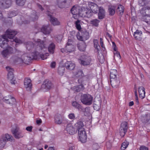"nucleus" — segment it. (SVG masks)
Wrapping results in <instances>:
<instances>
[{
	"mask_svg": "<svg viewBox=\"0 0 150 150\" xmlns=\"http://www.w3.org/2000/svg\"><path fill=\"white\" fill-rule=\"evenodd\" d=\"M55 48V46L54 44L53 43H52L50 44L48 48L49 52L51 54L54 53Z\"/></svg>",
	"mask_w": 150,
	"mask_h": 150,
	"instance_id": "nucleus-36",
	"label": "nucleus"
},
{
	"mask_svg": "<svg viewBox=\"0 0 150 150\" xmlns=\"http://www.w3.org/2000/svg\"><path fill=\"white\" fill-rule=\"evenodd\" d=\"M38 16L36 13L35 11H33L32 13L31 14L29 18L30 20L32 21H35L38 18Z\"/></svg>",
	"mask_w": 150,
	"mask_h": 150,
	"instance_id": "nucleus-28",
	"label": "nucleus"
},
{
	"mask_svg": "<svg viewBox=\"0 0 150 150\" xmlns=\"http://www.w3.org/2000/svg\"><path fill=\"white\" fill-rule=\"evenodd\" d=\"M115 57H116L118 59H120L121 58V56L120 53L118 52H115L114 53Z\"/></svg>",
	"mask_w": 150,
	"mask_h": 150,
	"instance_id": "nucleus-52",
	"label": "nucleus"
},
{
	"mask_svg": "<svg viewBox=\"0 0 150 150\" xmlns=\"http://www.w3.org/2000/svg\"><path fill=\"white\" fill-rule=\"evenodd\" d=\"M150 2V0H139L138 4L141 6L146 5ZM142 15V20L148 24L150 25V5L145 6L140 10Z\"/></svg>",
	"mask_w": 150,
	"mask_h": 150,
	"instance_id": "nucleus-3",
	"label": "nucleus"
},
{
	"mask_svg": "<svg viewBox=\"0 0 150 150\" xmlns=\"http://www.w3.org/2000/svg\"><path fill=\"white\" fill-rule=\"evenodd\" d=\"M76 37L78 39L81 40L83 41L84 40H87L89 38V35L88 33L86 31L84 35H83V36H82L80 35V34L78 33L76 35Z\"/></svg>",
	"mask_w": 150,
	"mask_h": 150,
	"instance_id": "nucleus-17",
	"label": "nucleus"
},
{
	"mask_svg": "<svg viewBox=\"0 0 150 150\" xmlns=\"http://www.w3.org/2000/svg\"><path fill=\"white\" fill-rule=\"evenodd\" d=\"M117 11L120 15H122L124 11V7L121 5H119L117 8Z\"/></svg>",
	"mask_w": 150,
	"mask_h": 150,
	"instance_id": "nucleus-41",
	"label": "nucleus"
},
{
	"mask_svg": "<svg viewBox=\"0 0 150 150\" xmlns=\"http://www.w3.org/2000/svg\"><path fill=\"white\" fill-rule=\"evenodd\" d=\"M79 49L81 51H84L86 50V45L85 42H82L78 44Z\"/></svg>",
	"mask_w": 150,
	"mask_h": 150,
	"instance_id": "nucleus-31",
	"label": "nucleus"
},
{
	"mask_svg": "<svg viewBox=\"0 0 150 150\" xmlns=\"http://www.w3.org/2000/svg\"><path fill=\"white\" fill-rule=\"evenodd\" d=\"M17 33L16 31L10 29H8L5 34L2 35L1 38H0V47L4 48L10 45H12L14 42L21 43V40L14 38Z\"/></svg>",
	"mask_w": 150,
	"mask_h": 150,
	"instance_id": "nucleus-2",
	"label": "nucleus"
},
{
	"mask_svg": "<svg viewBox=\"0 0 150 150\" xmlns=\"http://www.w3.org/2000/svg\"><path fill=\"white\" fill-rule=\"evenodd\" d=\"M141 121L144 124H145L148 122H150V117L149 116H142L141 118Z\"/></svg>",
	"mask_w": 150,
	"mask_h": 150,
	"instance_id": "nucleus-35",
	"label": "nucleus"
},
{
	"mask_svg": "<svg viewBox=\"0 0 150 150\" xmlns=\"http://www.w3.org/2000/svg\"><path fill=\"white\" fill-rule=\"evenodd\" d=\"M75 24L76 28L78 30H80L81 29V27L80 23V21L79 20H77L75 22Z\"/></svg>",
	"mask_w": 150,
	"mask_h": 150,
	"instance_id": "nucleus-49",
	"label": "nucleus"
},
{
	"mask_svg": "<svg viewBox=\"0 0 150 150\" xmlns=\"http://www.w3.org/2000/svg\"><path fill=\"white\" fill-rule=\"evenodd\" d=\"M82 7H80L78 6H74L71 9V11L72 14L73 15V17L75 19H77L79 17H86L81 16L83 13Z\"/></svg>",
	"mask_w": 150,
	"mask_h": 150,
	"instance_id": "nucleus-6",
	"label": "nucleus"
},
{
	"mask_svg": "<svg viewBox=\"0 0 150 150\" xmlns=\"http://www.w3.org/2000/svg\"><path fill=\"white\" fill-rule=\"evenodd\" d=\"M64 70L65 68L64 67H59L58 68V73L59 75L62 76L64 74Z\"/></svg>",
	"mask_w": 150,
	"mask_h": 150,
	"instance_id": "nucleus-42",
	"label": "nucleus"
},
{
	"mask_svg": "<svg viewBox=\"0 0 150 150\" xmlns=\"http://www.w3.org/2000/svg\"><path fill=\"white\" fill-rule=\"evenodd\" d=\"M65 48L66 52L69 53L74 51L75 49L74 46L69 43V40L68 41Z\"/></svg>",
	"mask_w": 150,
	"mask_h": 150,
	"instance_id": "nucleus-24",
	"label": "nucleus"
},
{
	"mask_svg": "<svg viewBox=\"0 0 150 150\" xmlns=\"http://www.w3.org/2000/svg\"><path fill=\"white\" fill-rule=\"evenodd\" d=\"M84 76L83 71L81 70H78L73 72V76L74 77H81Z\"/></svg>",
	"mask_w": 150,
	"mask_h": 150,
	"instance_id": "nucleus-22",
	"label": "nucleus"
},
{
	"mask_svg": "<svg viewBox=\"0 0 150 150\" xmlns=\"http://www.w3.org/2000/svg\"><path fill=\"white\" fill-rule=\"evenodd\" d=\"M47 11L46 13L47 14L48 16H50V21L53 25H56L60 24V22L58 21L57 18L51 16L47 13Z\"/></svg>",
	"mask_w": 150,
	"mask_h": 150,
	"instance_id": "nucleus-19",
	"label": "nucleus"
},
{
	"mask_svg": "<svg viewBox=\"0 0 150 150\" xmlns=\"http://www.w3.org/2000/svg\"><path fill=\"white\" fill-rule=\"evenodd\" d=\"M32 126H28L26 128V129L28 131L31 132L32 130Z\"/></svg>",
	"mask_w": 150,
	"mask_h": 150,
	"instance_id": "nucleus-59",
	"label": "nucleus"
},
{
	"mask_svg": "<svg viewBox=\"0 0 150 150\" xmlns=\"http://www.w3.org/2000/svg\"><path fill=\"white\" fill-rule=\"evenodd\" d=\"M37 5L38 8L40 9L41 11H42L44 9V8H43L42 7V6L39 4L37 3Z\"/></svg>",
	"mask_w": 150,
	"mask_h": 150,
	"instance_id": "nucleus-60",
	"label": "nucleus"
},
{
	"mask_svg": "<svg viewBox=\"0 0 150 150\" xmlns=\"http://www.w3.org/2000/svg\"><path fill=\"white\" fill-rule=\"evenodd\" d=\"M64 67L68 70H72L75 68L76 65L71 61H67L64 64Z\"/></svg>",
	"mask_w": 150,
	"mask_h": 150,
	"instance_id": "nucleus-15",
	"label": "nucleus"
},
{
	"mask_svg": "<svg viewBox=\"0 0 150 150\" xmlns=\"http://www.w3.org/2000/svg\"><path fill=\"white\" fill-rule=\"evenodd\" d=\"M72 105L74 107L77 109L81 111L82 110V106L76 101L73 102L72 103Z\"/></svg>",
	"mask_w": 150,
	"mask_h": 150,
	"instance_id": "nucleus-33",
	"label": "nucleus"
},
{
	"mask_svg": "<svg viewBox=\"0 0 150 150\" xmlns=\"http://www.w3.org/2000/svg\"><path fill=\"white\" fill-rule=\"evenodd\" d=\"M110 80V83L112 87L113 88L117 87L118 86L120 83V81L119 80L115 79H112Z\"/></svg>",
	"mask_w": 150,
	"mask_h": 150,
	"instance_id": "nucleus-30",
	"label": "nucleus"
},
{
	"mask_svg": "<svg viewBox=\"0 0 150 150\" xmlns=\"http://www.w3.org/2000/svg\"><path fill=\"white\" fill-rule=\"evenodd\" d=\"M139 149L140 150H148V148L145 146H142L140 147Z\"/></svg>",
	"mask_w": 150,
	"mask_h": 150,
	"instance_id": "nucleus-55",
	"label": "nucleus"
},
{
	"mask_svg": "<svg viewBox=\"0 0 150 150\" xmlns=\"http://www.w3.org/2000/svg\"><path fill=\"white\" fill-rule=\"evenodd\" d=\"M3 18V15L1 11H0V19Z\"/></svg>",
	"mask_w": 150,
	"mask_h": 150,
	"instance_id": "nucleus-63",
	"label": "nucleus"
},
{
	"mask_svg": "<svg viewBox=\"0 0 150 150\" xmlns=\"http://www.w3.org/2000/svg\"><path fill=\"white\" fill-rule=\"evenodd\" d=\"M17 4L19 6H23L25 4V0H16Z\"/></svg>",
	"mask_w": 150,
	"mask_h": 150,
	"instance_id": "nucleus-45",
	"label": "nucleus"
},
{
	"mask_svg": "<svg viewBox=\"0 0 150 150\" xmlns=\"http://www.w3.org/2000/svg\"><path fill=\"white\" fill-rule=\"evenodd\" d=\"M127 122H124L121 123L119 130V132L121 136H124L127 131Z\"/></svg>",
	"mask_w": 150,
	"mask_h": 150,
	"instance_id": "nucleus-11",
	"label": "nucleus"
},
{
	"mask_svg": "<svg viewBox=\"0 0 150 150\" xmlns=\"http://www.w3.org/2000/svg\"><path fill=\"white\" fill-rule=\"evenodd\" d=\"M12 4L11 0H0V8H6L9 7Z\"/></svg>",
	"mask_w": 150,
	"mask_h": 150,
	"instance_id": "nucleus-13",
	"label": "nucleus"
},
{
	"mask_svg": "<svg viewBox=\"0 0 150 150\" xmlns=\"http://www.w3.org/2000/svg\"><path fill=\"white\" fill-rule=\"evenodd\" d=\"M138 92L140 98L143 99L145 97V89L143 86H140L139 87Z\"/></svg>",
	"mask_w": 150,
	"mask_h": 150,
	"instance_id": "nucleus-21",
	"label": "nucleus"
},
{
	"mask_svg": "<svg viewBox=\"0 0 150 150\" xmlns=\"http://www.w3.org/2000/svg\"><path fill=\"white\" fill-rule=\"evenodd\" d=\"M8 79L9 81H10L11 83L14 84L15 83L14 76L12 72L8 73Z\"/></svg>",
	"mask_w": 150,
	"mask_h": 150,
	"instance_id": "nucleus-32",
	"label": "nucleus"
},
{
	"mask_svg": "<svg viewBox=\"0 0 150 150\" xmlns=\"http://www.w3.org/2000/svg\"><path fill=\"white\" fill-rule=\"evenodd\" d=\"M93 43L96 51L97 52L99 53L100 49V47L98 44V40L96 39L94 40H93Z\"/></svg>",
	"mask_w": 150,
	"mask_h": 150,
	"instance_id": "nucleus-37",
	"label": "nucleus"
},
{
	"mask_svg": "<svg viewBox=\"0 0 150 150\" xmlns=\"http://www.w3.org/2000/svg\"><path fill=\"white\" fill-rule=\"evenodd\" d=\"M6 69L7 71L8 72V73L9 72H13V69L9 66L6 67Z\"/></svg>",
	"mask_w": 150,
	"mask_h": 150,
	"instance_id": "nucleus-53",
	"label": "nucleus"
},
{
	"mask_svg": "<svg viewBox=\"0 0 150 150\" xmlns=\"http://www.w3.org/2000/svg\"><path fill=\"white\" fill-rule=\"evenodd\" d=\"M99 12L98 13V17L99 19H101L104 18L105 16V10L102 7H100L99 8Z\"/></svg>",
	"mask_w": 150,
	"mask_h": 150,
	"instance_id": "nucleus-25",
	"label": "nucleus"
},
{
	"mask_svg": "<svg viewBox=\"0 0 150 150\" xmlns=\"http://www.w3.org/2000/svg\"><path fill=\"white\" fill-rule=\"evenodd\" d=\"M91 62V58L88 56H83L82 59H79V62L83 65H87L90 64Z\"/></svg>",
	"mask_w": 150,
	"mask_h": 150,
	"instance_id": "nucleus-14",
	"label": "nucleus"
},
{
	"mask_svg": "<svg viewBox=\"0 0 150 150\" xmlns=\"http://www.w3.org/2000/svg\"><path fill=\"white\" fill-rule=\"evenodd\" d=\"M135 100L136 103L138 104L139 103L138 99L137 96V93L136 91L135 92Z\"/></svg>",
	"mask_w": 150,
	"mask_h": 150,
	"instance_id": "nucleus-56",
	"label": "nucleus"
},
{
	"mask_svg": "<svg viewBox=\"0 0 150 150\" xmlns=\"http://www.w3.org/2000/svg\"><path fill=\"white\" fill-rule=\"evenodd\" d=\"M83 86L82 84L75 86L73 88V89L75 91L79 92L83 89Z\"/></svg>",
	"mask_w": 150,
	"mask_h": 150,
	"instance_id": "nucleus-39",
	"label": "nucleus"
},
{
	"mask_svg": "<svg viewBox=\"0 0 150 150\" xmlns=\"http://www.w3.org/2000/svg\"><path fill=\"white\" fill-rule=\"evenodd\" d=\"M13 140V137L11 135L7 134L3 135L0 140V147L3 148L7 141L11 142Z\"/></svg>",
	"mask_w": 150,
	"mask_h": 150,
	"instance_id": "nucleus-7",
	"label": "nucleus"
},
{
	"mask_svg": "<svg viewBox=\"0 0 150 150\" xmlns=\"http://www.w3.org/2000/svg\"><path fill=\"white\" fill-rule=\"evenodd\" d=\"M37 124L38 125H40L42 123V120L41 119L37 120L36 121Z\"/></svg>",
	"mask_w": 150,
	"mask_h": 150,
	"instance_id": "nucleus-61",
	"label": "nucleus"
},
{
	"mask_svg": "<svg viewBox=\"0 0 150 150\" xmlns=\"http://www.w3.org/2000/svg\"><path fill=\"white\" fill-rule=\"evenodd\" d=\"M11 96L8 95L3 97L1 95H0V100H2L3 101L7 103H8V100L10 98H11Z\"/></svg>",
	"mask_w": 150,
	"mask_h": 150,
	"instance_id": "nucleus-40",
	"label": "nucleus"
},
{
	"mask_svg": "<svg viewBox=\"0 0 150 150\" xmlns=\"http://www.w3.org/2000/svg\"><path fill=\"white\" fill-rule=\"evenodd\" d=\"M52 30L51 28L49 25L43 26L41 29L42 32L45 35L49 34Z\"/></svg>",
	"mask_w": 150,
	"mask_h": 150,
	"instance_id": "nucleus-16",
	"label": "nucleus"
},
{
	"mask_svg": "<svg viewBox=\"0 0 150 150\" xmlns=\"http://www.w3.org/2000/svg\"><path fill=\"white\" fill-rule=\"evenodd\" d=\"M142 31L137 30L133 34L134 38L137 40H141L142 39Z\"/></svg>",
	"mask_w": 150,
	"mask_h": 150,
	"instance_id": "nucleus-23",
	"label": "nucleus"
},
{
	"mask_svg": "<svg viewBox=\"0 0 150 150\" xmlns=\"http://www.w3.org/2000/svg\"><path fill=\"white\" fill-rule=\"evenodd\" d=\"M98 58L99 59V62L101 63H103L105 59L103 55H101L100 56H98Z\"/></svg>",
	"mask_w": 150,
	"mask_h": 150,
	"instance_id": "nucleus-50",
	"label": "nucleus"
},
{
	"mask_svg": "<svg viewBox=\"0 0 150 150\" xmlns=\"http://www.w3.org/2000/svg\"><path fill=\"white\" fill-rule=\"evenodd\" d=\"M48 150H54V149L53 147H51L49 148Z\"/></svg>",
	"mask_w": 150,
	"mask_h": 150,
	"instance_id": "nucleus-64",
	"label": "nucleus"
},
{
	"mask_svg": "<svg viewBox=\"0 0 150 150\" xmlns=\"http://www.w3.org/2000/svg\"><path fill=\"white\" fill-rule=\"evenodd\" d=\"M129 144V142L125 141L123 142L121 145V149L122 150H125L128 146Z\"/></svg>",
	"mask_w": 150,
	"mask_h": 150,
	"instance_id": "nucleus-44",
	"label": "nucleus"
},
{
	"mask_svg": "<svg viewBox=\"0 0 150 150\" xmlns=\"http://www.w3.org/2000/svg\"><path fill=\"white\" fill-rule=\"evenodd\" d=\"M52 84L51 82L49 81L46 80L42 85V88H44L46 90H48L52 88Z\"/></svg>",
	"mask_w": 150,
	"mask_h": 150,
	"instance_id": "nucleus-20",
	"label": "nucleus"
},
{
	"mask_svg": "<svg viewBox=\"0 0 150 150\" xmlns=\"http://www.w3.org/2000/svg\"><path fill=\"white\" fill-rule=\"evenodd\" d=\"M134 103L133 101H132L130 102L129 103V105L130 106H131L133 105Z\"/></svg>",
	"mask_w": 150,
	"mask_h": 150,
	"instance_id": "nucleus-62",
	"label": "nucleus"
},
{
	"mask_svg": "<svg viewBox=\"0 0 150 150\" xmlns=\"http://www.w3.org/2000/svg\"><path fill=\"white\" fill-rule=\"evenodd\" d=\"M6 49L1 52V54L2 56L5 59L8 58L10 55L13 53V49L12 47L10 46L6 47Z\"/></svg>",
	"mask_w": 150,
	"mask_h": 150,
	"instance_id": "nucleus-8",
	"label": "nucleus"
},
{
	"mask_svg": "<svg viewBox=\"0 0 150 150\" xmlns=\"http://www.w3.org/2000/svg\"><path fill=\"white\" fill-rule=\"evenodd\" d=\"M99 22V21L97 19H94L91 21V24L96 26L98 25Z\"/></svg>",
	"mask_w": 150,
	"mask_h": 150,
	"instance_id": "nucleus-51",
	"label": "nucleus"
},
{
	"mask_svg": "<svg viewBox=\"0 0 150 150\" xmlns=\"http://www.w3.org/2000/svg\"><path fill=\"white\" fill-rule=\"evenodd\" d=\"M75 126L77 128V129L78 131L85 129L83 128L84 125L83 122L79 120L75 124Z\"/></svg>",
	"mask_w": 150,
	"mask_h": 150,
	"instance_id": "nucleus-26",
	"label": "nucleus"
},
{
	"mask_svg": "<svg viewBox=\"0 0 150 150\" xmlns=\"http://www.w3.org/2000/svg\"><path fill=\"white\" fill-rule=\"evenodd\" d=\"M93 99V97L91 95L84 94L81 95L80 100L83 104L86 105H89L92 104Z\"/></svg>",
	"mask_w": 150,
	"mask_h": 150,
	"instance_id": "nucleus-5",
	"label": "nucleus"
},
{
	"mask_svg": "<svg viewBox=\"0 0 150 150\" xmlns=\"http://www.w3.org/2000/svg\"><path fill=\"white\" fill-rule=\"evenodd\" d=\"M101 101H99V103L98 105L97 104H94L93 105V108L96 110H98L100 109L101 107Z\"/></svg>",
	"mask_w": 150,
	"mask_h": 150,
	"instance_id": "nucleus-47",
	"label": "nucleus"
},
{
	"mask_svg": "<svg viewBox=\"0 0 150 150\" xmlns=\"http://www.w3.org/2000/svg\"><path fill=\"white\" fill-rule=\"evenodd\" d=\"M11 132L14 136L16 139H20L23 136L21 131L20 130L19 128L17 127L13 128Z\"/></svg>",
	"mask_w": 150,
	"mask_h": 150,
	"instance_id": "nucleus-9",
	"label": "nucleus"
},
{
	"mask_svg": "<svg viewBox=\"0 0 150 150\" xmlns=\"http://www.w3.org/2000/svg\"><path fill=\"white\" fill-rule=\"evenodd\" d=\"M55 123L57 124H60L62 122V119L61 116L59 114H57L54 117Z\"/></svg>",
	"mask_w": 150,
	"mask_h": 150,
	"instance_id": "nucleus-29",
	"label": "nucleus"
},
{
	"mask_svg": "<svg viewBox=\"0 0 150 150\" xmlns=\"http://www.w3.org/2000/svg\"><path fill=\"white\" fill-rule=\"evenodd\" d=\"M46 40H42L38 39L35 42V45L31 42L25 43L27 49L30 51L29 56L27 53L21 52H16L15 56H12L11 59L13 61L19 63H25L33 59L36 58L40 55V51H44L46 47Z\"/></svg>",
	"mask_w": 150,
	"mask_h": 150,
	"instance_id": "nucleus-1",
	"label": "nucleus"
},
{
	"mask_svg": "<svg viewBox=\"0 0 150 150\" xmlns=\"http://www.w3.org/2000/svg\"><path fill=\"white\" fill-rule=\"evenodd\" d=\"M56 63L55 62H52L50 64L51 67L52 68H54L55 67Z\"/></svg>",
	"mask_w": 150,
	"mask_h": 150,
	"instance_id": "nucleus-58",
	"label": "nucleus"
},
{
	"mask_svg": "<svg viewBox=\"0 0 150 150\" xmlns=\"http://www.w3.org/2000/svg\"><path fill=\"white\" fill-rule=\"evenodd\" d=\"M115 7L114 6H111L109 7V11L110 15H113L115 13Z\"/></svg>",
	"mask_w": 150,
	"mask_h": 150,
	"instance_id": "nucleus-43",
	"label": "nucleus"
},
{
	"mask_svg": "<svg viewBox=\"0 0 150 150\" xmlns=\"http://www.w3.org/2000/svg\"><path fill=\"white\" fill-rule=\"evenodd\" d=\"M10 15L9 16V18H11L13 16H16V14H15V13L14 12H12L10 13Z\"/></svg>",
	"mask_w": 150,
	"mask_h": 150,
	"instance_id": "nucleus-57",
	"label": "nucleus"
},
{
	"mask_svg": "<svg viewBox=\"0 0 150 150\" xmlns=\"http://www.w3.org/2000/svg\"><path fill=\"white\" fill-rule=\"evenodd\" d=\"M65 129L68 133L71 135L74 134L77 131L76 128L71 123H69L67 125Z\"/></svg>",
	"mask_w": 150,
	"mask_h": 150,
	"instance_id": "nucleus-12",
	"label": "nucleus"
},
{
	"mask_svg": "<svg viewBox=\"0 0 150 150\" xmlns=\"http://www.w3.org/2000/svg\"><path fill=\"white\" fill-rule=\"evenodd\" d=\"M112 47H113V49L114 50V51H115L116 52H117V48L116 46V45L115 44V43L114 42H112Z\"/></svg>",
	"mask_w": 150,
	"mask_h": 150,
	"instance_id": "nucleus-54",
	"label": "nucleus"
},
{
	"mask_svg": "<svg viewBox=\"0 0 150 150\" xmlns=\"http://www.w3.org/2000/svg\"><path fill=\"white\" fill-rule=\"evenodd\" d=\"M47 42L46 41V47L45 48V49L44 51H42L41 50L40 52V55L37 57L36 58H34V59H36L37 58H38L39 57H40L41 59L42 60H45V59H46L47 58V57L49 56V54L48 53H45V54H41V53H43L45 52V51L47 50Z\"/></svg>",
	"mask_w": 150,
	"mask_h": 150,
	"instance_id": "nucleus-18",
	"label": "nucleus"
},
{
	"mask_svg": "<svg viewBox=\"0 0 150 150\" xmlns=\"http://www.w3.org/2000/svg\"><path fill=\"white\" fill-rule=\"evenodd\" d=\"M85 4L86 5H88L90 9L87 7L83 6L82 8L83 13L81 15V16L90 18L92 16L91 12L94 13H97L98 8L97 4L91 2H86Z\"/></svg>",
	"mask_w": 150,
	"mask_h": 150,
	"instance_id": "nucleus-4",
	"label": "nucleus"
},
{
	"mask_svg": "<svg viewBox=\"0 0 150 150\" xmlns=\"http://www.w3.org/2000/svg\"><path fill=\"white\" fill-rule=\"evenodd\" d=\"M24 85L25 87L26 88H29L30 89L32 86L30 79L26 78L24 80Z\"/></svg>",
	"mask_w": 150,
	"mask_h": 150,
	"instance_id": "nucleus-27",
	"label": "nucleus"
},
{
	"mask_svg": "<svg viewBox=\"0 0 150 150\" xmlns=\"http://www.w3.org/2000/svg\"><path fill=\"white\" fill-rule=\"evenodd\" d=\"M79 139L82 143L86 142L87 134L85 129L78 131Z\"/></svg>",
	"mask_w": 150,
	"mask_h": 150,
	"instance_id": "nucleus-10",
	"label": "nucleus"
},
{
	"mask_svg": "<svg viewBox=\"0 0 150 150\" xmlns=\"http://www.w3.org/2000/svg\"><path fill=\"white\" fill-rule=\"evenodd\" d=\"M68 118L71 120H74L76 117L74 113H69L68 116Z\"/></svg>",
	"mask_w": 150,
	"mask_h": 150,
	"instance_id": "nucleus-48",
	"label": "nucleus"
},
{
	"mask_svg": "<svg viewBox=\"0 0 150 150\" xmlns=\"http://www.w3.org/2000/svg\"><path fill=\"white\" fill-rule=\"evenodd\" d=\"M117 74V71L116 69L111 70L110 71V77L111 79L116 78Z\"/></svg>",
	"mask_w": 150,
	"mask_h": 150,
	"instance_id": "nucleus-34",
	"label": "nucleus"
},
{
	"mask_svg": "<svg viewBox=\"0 0 150 150\" xmlns=\"http://www.w3.org/2000/svg\"><path fill=\"white\" fill-rule=\"evenodd\" d=\"M81 110L83 112L85 116H88L91 115L90 108L88 107H87L85 108H82V110Z\"/></svg>",
	"mask_w": 150,
	"mask_h": 150,
	"instance_id": "nucleus-38",
	"label": "nucleus"
},
{
	"mask_svg": "<svg viewBox=\"0 0 150 150\" xmlns=\"http://www.w3.org/2000/svg\"><path fill=\"white\" fill-rule=\"evenodd\" d=\"M15 103L16 100L15 98L11 96V98H10L9 99L8 103H7L10 105H13L15 104Z\"/></svg>",
	"mask_w": 150,
	"mask_h": 150,
	"instance_id": "nucleus-46",
	"label": "nucleus"
}]
</instances>
